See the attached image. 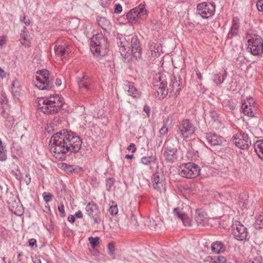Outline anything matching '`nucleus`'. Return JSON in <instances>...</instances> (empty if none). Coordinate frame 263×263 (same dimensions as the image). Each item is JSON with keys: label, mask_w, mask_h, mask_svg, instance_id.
Segmentation results:
<instances>
[{"label": "nucleus", "mask_w": 263, "mask_h": 263, "mask_svg": "<svg viewBox=\"0 0 263 263\" xmlns=\"http://www.w3.org/2000/svg\"><path fill=\"white\" fill-rule=\"evenodd\" d=\"M226 261L227 258L226 257L219 255L212 257L210 262L212 263H225Z\"/></svg>", "instance_id": "nucleus-32"}, {"label": "nucleus", "mask_w": 263, "mask_h": 263, "mask_svg": "<svg viewBox=\"0 0 263 263\" xmlns=\"http://www.w3.org/2000/svg\"><path fill=\"white\" fill-rule=\"evenodd\" d=\"M82 140L76 133L63 129L51 137L50 152L59 160H64L68 153H78L81 148Z\"/></svg>", "instance_id": "nucleus-1"}, {"label": "nucleus", "mask_w": 263, "mask_h": 263, "mask_svg": "<svg viewBox=\"0 0 263 263\" xmlns=\"http://www.w3.org/2000/svg\"><path fill=\"white\" fill-rule=\"evenodd\" d=\"M5 259H6V257H3V260L5 262Z\"/></svg>", "instance_id": "nucleus-64"}, {"label": "nucleus", "mask_w": 263, "mask_h": 263, "mask_svg": "<svg viewBox=\"0 0 263 263\" xmlns=\"http://www.w3.org/2000/svg\"><path fill=\"white\" fill-rule=\"evenodd\" d=\"M55 84L57 86H60L62 84V81L60 79H57L55 80Z\"/></svg>", "instance_id": "nucleus-56"}, {"label": "nucleus", "mask_w": 263, "mask_h": 263, "mask_svg": "<svg viewBox=\"0 0 263 263\" xmlns=\"http://www.w3.org/2000/svg\"><path fill=\"white\" fill-rule=\"evenodd\" d=\"M68 220L71 223H73L75 221V217L73 215H69L68 217Z\"/></svg>", "instance_id": "nucleus-54"}, {"label": "nucleus", "mask_w": 263, "mask_h": 263, "mask_svg": "<svg viewBox=\"0 0 263 263\" xmlns=\"http://www.w3.org/2000/svg\"><path fill=\"white\" fill-rule=\"evenodd\" d=\"M78 84L82 91H88L92 89V81L91 79L84 74L82 78H78Z\"/></svg>", "instance_id": "nucleus-18"}, {"label": "nucleus", "mask_w": 263, "mask_h": 263, "mask_svg": "<svg viewBox=\"0 0 263 263\" xmlns=\"http://www.w3.org/2000/svg\"><path fill=\"white\" fill-rule=\"evenodd\" d=\"M31 179L30 174L29 173H27L26 175V178L25 179V181L27 185L29 184L31 182Z\"/></svg>", "instance_id": "nucleus-49"}, {"label": "nucleus", "mask_w": 263, "mask_h": 263, "mask_svg": "<svg viewBox=\"0 0 263 263\" xmlns=\"http://www.w3.org/2000/svg\"><path fill=\"white\" fill-rule=\"evenodd\" d=\"M26 28L24 27L23 32L21 33V39L20 41L22 45L27 46L30 44V37L29 32L26 31Z\"/></svg>", "instance_id": "nucleus-27"}, {"label": "nucleus", "mask_w": 263, "mask_h": 263, "mask_svg": "<svg viewBox=\"0 0 263 263\" xmlns=\"http://www.w3.org/2000/svg\"><path fill=\"white\" fill-rule=\"evenodd\" d=\"M227 76V72L224 70L223 74L217 73L213 76V81L217 84H222Z\"/></svg>", "instance_id": "nucleus-28"}, {"label": "nucleus", "mask_w": 263, "mask_h": 263, "mask_svg": "<svg viewBox=\"0 0 263 263\" xmlns=\"http://www.w3.org/2000/svg\"><path fill=\"white\" fill-rule=\"evenodd\" d=\"M215 11V6L211 3L203 2L197 6V13L203 18H209L212 16Z\"/></svg>", "instance_id": "nucleus-12"}, {"label": "nucleus", "mask_w": 263, "mask_h": 263, "mask_svg": "<svg viewBox=\"0 0 263 263\" xmlns=\"http://www.w3.org/2000/svg\"><path fill=\"white\" fill-rule=\"evenodd\" d=\"M178 150L172 140H168L164 146V152L163 154L164 159L168 162L173 163L177 160Z\"/></svg>", "instance_id": "nucleus-11"}, {"label": "nucleus", "mask_w": 263, "mask_h": 263, "mask_svg": "<svg viewBox=\"0 0 263 263\" xmlns=\"http://www.w3.org/2000/svg\"><path fill=\"white\" fill-rule=\"evenodd\" d=\"M63 97L54 94L48 97L40 98L38 100V110L45 114L53 115L59 112L64 104Z\"/></svg>", "instance_id": "nucleus-4"}, {"label": "nucleus", "mask_w": 263, "mask_h": 263, "mask_svg": "<svg viewBox=\"0 0 263 263\" xmlns=\"http://www.w3.org/2000/svg\"><path fill=\"white\" fill-rule=\"evenodd\" d=\"M32 261L34 263H41V261L37 257L32 258Z\"/></svg>", "instance_id": "nucleus-60"}, {"label": "nucleus", "mask_w": 263, "mask_h": 263, "mask_svg": "<svg viewBox=\"0 0 263 263\" xmlns=\"http://www.w3.org/2000/svg\"><path fill=\"white\" fill-rule=\"evenodd\" d=\"M122 11V7L119 4H116L115 5L114 13L120 14Z\"/></svg>", "instance_id": "nucleus-43"}, {"label": "nucleus", "mask_w": 263, "mask_h": 263, "mask_svg": "<svg viewBox=\"0 0 263 263\" xmlns=\"http://www.w3.org/2000/svg\"><path fill=\"white\" fill-rule=\"evenodd\" d=\"M222 105L228 109L233 110L235 107V103L232 99H225L222 102Z\"/></svg>", "instance_id": "nucleus-31"}, {"label": "nucleus", "mask_w": 263, "mask_h": 263, "mask_svg": "<svg viewBox=\"0 0 263 263\" xmlns=\"http://www.w3.org/2000/svg\"><path fill=\"white\" fill-rule=\"evenodd\" d=\"M205 139L208 143L211 146L221 145L222 143V138L212 133H205Z\"/></svg>", "instance_id": "nucleus-22"}, {"label": "nucleus", "mask_w": 263, "mask_h": 263, "mask_svg": "<svg viewBox=\"0 0 263 263\" xmlns=\"http://www.w3.org/2000/svg\"><path fill=\"white\" fill-rule=\"evenodd\" d=\"M43 197L44 200L46 202V203L48 204L49 202L51 201L53 197V195L50 193L44 192L43 193Z\"/></svg>", "instance_id": "nucleus-39"}, {"label": "nucleus", "mask_w": 263, "mask_h": 263, "mask_svg": "<svg viewBox=\"0 0 263 263\" xmlns=\"http://www.w3.org/2000/svg\"><path fill=\"white\" fill-rule=\"evenodd\" d=\"M256 7L259 11L263 12V0L258 1L256 3Z\"/></svg>", "instance_id": "nucleus-44"}, {"label": "nucleus", "mask_w": 263, "mask_h": 263, "mask_svg": "<svg viewBox=\"0 0 263 263\" xmlns=\"http://www.w3.org/2000/svg\"><path fill=\"white\" fill-rule=\"evenodd\" d=\"M131 221L135 225L137 223L136 217L135 215L131 216Z\"/></svg>", "instance_id": "nucleus-55"}, {"label": "nucleus", "mask_w": 263, "mask_h": 263, "mask_svg": "<svg viewBox=\"0 0 263 263\" xmlns=\"http://www.w3.org/2000/svg\"><path fill=\"white\" fill-rule=\"evenodd\" d=\"M87 214L93 219V224H99L101 222V212L99 206L93 201L89 202L85 208Z\"/></svg>", "instance_id": "nucleus-14"}, {"label": "nucleus", "mask_w": 263, "mask_h": 263, "mask_svg": "<svg viewBox=\"0 0 263 263\" xmlns=\"http://www.w3.org/2000/svg\"><path fill=\"white\" fill-rule=\"evenodd\" d=\"M96 21L98 25L104 31H108L110 30L111 24L110 21L106 17L98 16Z\"/></svg>", "instance_id": "nucleus-24"}, {"label": "nucleus", "mask_w": 263, "mask_h": 263, "mask_svg": "<svg viewBox=\"0 0 263 263\" xmlns=\"http://www.w3.org/2000/svg\"><path fill=\"white\" fill-rule=\"evenodd\" d=\"M156 161V156L153 155L149 157L144 156L141 159V163L144 165H149L152 163H155Z\"/></svg>", "instance_id": "nucleus-29"}, {"label": "nucleus", "mask_w": 263, "mask_h": 263, "mask_svg": "<svg viewBox=\"0 0 263 263\" xmlns=\"http://www.w3.org/2000/svg\"><path fill=\"white\" fill-rule=\"evenodd\" d=\"M181 80L182 79L178 74L173 73L170 77V81L168 86L166 75L164 73H161L157 82H154V86L158 95L162 98L165 97L169 92L171 93L174 92V95L177 96L179 93L181 89Z\"/></svg>", "instance_id": "nucleus-2"}, {"label": "nucleus", "mask_w": 263, "mask_h": 263, "mask_svg": "<svg viewBox=\"0 0 263 263\" xmlns=\"http://www.w3.org/2000/svg\"><path fill=\"white\" fill-rule=\"evenodd\" d=\"M152 184L154 189L159 192L165 191V177L161 170L158 167L155 173L153 175Z\"/></svg>", "instance_id": "nucleus-13"}, {"label": "nucleus", "mask_w": 263, "mask_h": 263, "mask_svg": "<svg viewBox=\"0 0 263 263\" xmlns=\"http://www.w3.org/2000/svg\"><path fill=\"white\" fill-rule=\"evenodd\" d=\"M107 1L108 0H100V4L103 7H106L107 5Z\"/></svg>", "instance_id": "nucleus-52"}, {"label": "nucleus", "mask_w": 263, "mask_h": 263, "mask_svg": "<svg viewBox=\"0 0 263 263\" xmlns=\"http://www.w3.org/2000/svg\"><path fill=\"white\" fill-rule=\"evenodd\" d=\"M83 215L82 212L80 210L78 211L75 214V216L78 218H83Z\"/></svg>", "instance_id": "nucleus-51"}, {"label": "nucleus", "mask_w": 263, "mask_h": 263, "mask_svg": "<svg viewBox=\"0 0 263 263\" xmlns=\"http://www.w3.org/2000/svg\"><path fill=\"white\" fill-rule=\"evenodd\" d=\"M143 110L147 114V116H149L150 112V108L148 105H144L143 107Z\"/></svg>", "instance_id": "nucleus-50"}, {"label": "nucleus", "mask_w": 263, "mask_h": 263, "mask_svg": "<svg viewBox=\"0 0 263 263\" xmlns=\"http://www.w3.org/2000/svg\"><path fill=\"white\" fill-rule=\"evenodd\" d=\"M21 254L19 253L17 255V261L16 263H20V262L22 260V259L21 258Z\"/></svg>", "instance_id": "nucleus-61"}, {"label": "nucleus", "mask_w": 263, "mask_h": 263, "mask_svg": "<svg viewBox=\"0 0 263 263\" xmlns=\"http://www.w3.org/2000/svg\"><path fill=\"white\" fill-rule=\"evenodd\" d=\"M36 243V240L35 239H31L29 241V245L30 246L33 247Z\"/></svg>", "instance_id": "nucleus-53"}, {"label": "nucleus", "mask_w": 263, "mask_h": 263, "mask_svg": "<svg viewBox=\"0 0 263 263\" xmlns=\"http://www.w3.org/2000/svg\"><path fill=\"white\" fill-rule=\"evenodd\" d=\"M108 253L110 255H112L115 252V246L112 243H109L108 245Z\"/></svg>", "instance_id": "nucleus-45"}, {"label": "nucleus", "mask_w": 263, "mask_h": 263, "mask_svg": "<svg viewBox=\"0 0 263 263\" xmlns=\"http://www.w3.org/2000/svg\"><path fill=\"white\" fill-rule=\"evenodd\" d=\"M180 174L183 177L194 178L198 176L200 172L199 166L192 162L182 164L180 167Z\"/></svg>", "instance_id": "nucleus-10"}, {"label": "nucleus", "mask_w": 263, "mask_h": 263, "mask_svg": "<svg viewBox=\"0 0 263 263\" xmlns=\"http://www.w3.org/2000/svg\"><path fill=\"white\" fill-rule=\"evenodd\" d=\"M255 227L257 229H263V215H259L257 216Z\"/></svg>", "instance_id": "nucleus-34"}, {"label": "nucleus", "mask_w": 263, "mask_h": 263, "mask_svg": "<svg viewBox=\"0 0 263 263\" xmlns=\"http://www.w3.org/2000/svg\"><path fill=\"white\" fill-rule=\"evenodd\" d=\"M118 45L119 52L124 58H127L130 51L136 60L140 59L142 56V48L140 41L137 35H129L118 37Z\"/></svg>", "instance_id": "nucleus-3"}, {"label": "nucleus", "mask_w": 263, "mask_h": 263, "mask_svg": "<svg viewBox=\"0 0 263 263\" xmlns=\"http://www.w3.org/2000/svg\"><path fill=\"white\" fill-rule=\"evenodd\" d=\"M236 224V227L233 228V234L234 238L239 241L248 239V232L247 228L240 222Z\"/></svg>", "instance_id": "nucleus-17"}, {"label": "nucleus", "mask_w": 263, "mask_h": 263, "mask_svg": "<svg viewBox=\"0 0 263 263\" xmlns=\"http://www.w3.org/2000/svg\"><path fill=\"white\" fill-rule=\"evenodd\" d=\"M18 85V82L17 81H13L11 84V91L13 96L14 97H17L20 94V88H17L15 86V85Z\"/></svg>", "instance_id": "nucleus-33"}, {"label": "nucleus", "mask_w": 263, "mask_h": 263, "mask_svg": "<svg viewBox=\"0 0 263 263\" xmlns=\"http://www.w3.org/2000/svg\"><path fill=\"white\" fill-rule=\"evenodd\" d=\"M58 210L60 213V215L61 217H64L66 216L64 205L63 203H61L60 205H58Z\"/></svg>", "instance_id": "nucleus-42"}, {"label": "nucleus", "mask_w": 263, "mask_h": 263, "mask_svg": "<svg viewBox=\"0 0 263 263\" xmlns=\"http://www.w3.org/2000/svg\"><path fill=\"white\" fill-rule=\"evenodd\" d=\"M0 77L3 78L5 77V73L4 70L0 67Z\"/></svg>", "instance_id": "nucleus-59"}, {"label": "nucleus", "mask_w": 263, "mask_h": 263, "mask_svg": "<svg viewBox=\"0 0 263 263\" xmlns=\"http://www.w3.org/2000/svg\"><path fill=\"white\" fill-rule=\"evenodd\" d=\"M233 142L237 147L242 149L248 148L251 144L249 135L242 132L234 136Z\"/></svg>", "instance_id": "nucleus-15"}, {"label": "nucleus", "mask_w": 263, "mask_h": 263, "mask_svg": "<svg viewBox=\"0 0 263 263\" xmlns=\"http://www.w3.org/2000/svg\"><path fill=\"white\" fill-rule=\"evenodd\" d=\"M90 49L93 54L104 56L107 53V40L102 34L98 33L93 35L90 41Z\"/></svg>", "instance_id": "nucleus-5"}, {"label": "nucleus", "mask_w": 263, "mask_h": 263, "mask_svg": "<svg viewBox=\"0 0 263 263\" xmlns=\"http://www.w3.org/2000/svg\"><path fill=\"white\" fill-rule=\"evenodd\" d=\"M254 148L258 156L263 160V140H257L254 144Z\"/></svg>", "instance_id": "nucleus-26"}, {"label": "nucleus", "mask_w": 263, "mask_h": 263, "mask_svg": "<svg viewBox=\"0 0 263 263\" xmlns=\"http://www.w3.org/2000/svg\"><path fill=\"white\" fill-rule=\"evenodd\" d=\"M168 133V128L165 125H164L159 130V137H163L166 135Z\"/></svg>", "instance_id": "nucleus-41"}, {"label": "nucleus", "mask_w": 263, "mask_h": 263, "mask_svg": "<svg viewBox=\"0 0 263 263\" xmlns=\"http://www.w3.org/2000/svg\"><path fill=\"white\" fill-rule=\"evenodd\" d=\"M127 149L128 151H131L132 153H135L136 151V147L134 143H130L127 147Z\"/></svg>", "instance_id": "nucleus-47"}, {"label": "nucleus", "mask_w": 263, "mask_h": 263, "mask_svg": "<svg viewBox=\"0 0 263 263\" xmlns=\"http://www.w3.org/2000/svg\"><path fill=\"white\" fill-rule=\"evenodd\" d=\"M72 166H71V165H68V166H66V168L68 171L71 172L72 171L70 168H72Z\"/></svg>", "instance_id": "nucleus-62"}, {"label": "nucleus", "mask_w": 263, "mask_h": 263, "mask_svg": "<svg viewBox=\"0 0 263 263\" xmlns=\"http://www.w3.org/2000/svg\"><path fill=\"white\" fill-rule=\"evenodd\" d=\"M211 249L213 252L216 254L223 253L226 250V246L220 241H216L211 245Z\"/></svg>", "instance_id": "nucleus-25"}, {"label": "nucleus", "mask_w": 263, "mask_h": 263, "mask_svg": "<svg viewBox=\"0 0 263 263\" xmlns=\"http://www.w3.org/2000/svg\"><path fill=\"white\" fill-rule=\"evenodd\" d=\"M125 158L127 159H133L135 158V156L133 155L127 154L125 155Z\"/></svg>", "instance_id": "nucleus-58"}, {"label": "nucleus", "mask_w": 263, "mask_h": 263, "mask_svg": "<svg viewBox=\"0 0 263 263\" xmlns=\"http://www.w3.org/2000/svg\"><path fill=\"white\" fill-rule=\"evenodd\" d=\"M239 27V20L237 18L233 19L232 21L231 29L230 32L232 36H234L237 34Z\"/></svg>", "instance_id": "nucleus-30"}, {"label": "nucleus", "mask_w": 263, "mask_h": 263, "mask_svg": "<svg viewBox=\"0 0 263 263\" xmlns=\"http://www.w3.org/2000/svg\"><path fill=\"white\" fill-rule=\"evenodd\" d=\"M34 83L35 87L41 90H49L53 87V79L49 77V71L46 69L40 71Z\"/></svg>", "instance_id": "nucleus-6"}, {"label": "nucleus", "mask_w": 263, "mask_h": 263, "mask_svg": "<svg viewBox=\"0 0 263 263\" xmlns=\"http://www.w3.org/2000/svg\"><path fill=\"white\" fill-rule=\"evenodd\" d=\"M147 15V10L145 9V5L140 4L127 13L126 18L129 23L136 24L139 22V20L145 19Z\"/></svg>", "instance_id": "nucleus-8"}, {"label": "nucleus", "mask_w": 263, "mask_h": 263, "mask_svg": "<svg viewBox=\"0 0 263 263\" xmlns=\"http://www.w3.org/2000/svg\"><path fill=\"white\" fill-rule=\"evenodd\" d=\"M173 214L179 219H181L184 226L187 227L191 226V220L189 216L183 211L182 209L177 208L174 209Z\"/></svg>", "instance_id": "nucleus-20"}, {"label": "nucleus", "mask_w": 263, "mask_h": 263, "mask_svg": "<svg viewBox=\"0 0 263 263\" xmlns=\"http://www.w3.org/2000/svg\"><path fill=\"white\" fill-rule=\"evenodd\" d=\"M88 240L92 248H95L99 245L98 237H89Z\"/></svg>", "instance_id": "nucleus-40"}, {"label": "nucleus", "mask_w": 263, "mask_h": 263, "mask_svg": "<svg viewBox=\"0 0 263 263\" xmlns=\"http://www.w3.org/2000/svg\"><path fill=\"white\" fill-rule=\"evenodd\" d=\"M6 43V37L5 36H0V47L3 48L4 45Z\"/></svg>", "instance_id": "nucleus-48"}, {"label": "nucleus", "mask_w": 263, "mask_h": 263, "mask_svg": "<svg viewBox=\"0 0 263 263\" xmlns=\"http://www.w3.org/2000/svg\"><path fill=\"white\" fill-rule=\"evenodd\" d=\"M196 75H197V77L198 78V79H199L200 80H202V74L200 72L199 70L197 69V70H196Z\"/></svg>", "instance_id": "nucleus-57"}, {"label": "nucleus", "mask_w": 263, "mask_h": 263, "mask_svg": "<svg viewBox=\"0 0 263 263\" xmlns=\"http://www.w3.org/2000/svg\"><path fill=\"white\" fill-rule=\"evenodd\" d=\"M56 55L61 58H65L69 53V48L65 44H57L54 48Z\"/></svg>", "instance_id": "nucleus-23"}, {"label": "nucleus", "mask_w": 263, "mask_h": 263, "mask_svg": "<svg viewBox=\"0 0 263 263\" xmlns=\"http://www.w3.org/2000/svg\"><path fill=\"white\" fill-rule=\"evenodd\" d=\"M262 256L258 253H256V256H253V258L250 259V263H262Z\"/></svg>", "instance_id": "nucleus-35"}, {"label": "nucleus", "mask_w": 263, "mask_h": 263, "mask_svg": "<svg viewBox=\"0 0 263 263\" xmlns=\"http://www.w3.org/2000/svg\"><path fill=\"white\" fill-rule=\"evenodd\" d=\"M195 218L197 225L200 227H204L209 224V218L206 217L205 213L203 211L197 210Z\"/></svg>", "instance_id": "nucleus-21"}, {"label": "nucleus", "mask_w": 263, "mask_h": 263, "mask_svg": "<svg viewBox=\"0 0 263 263\" xmlns=\"http://www.w3.org/2000/svg\"><path fill=\"white\" fill-rule=\"evenodd\" d=\"M17 168H18L17 166ZM11 174L14 176L15 178L18 180H21L22 179V174L18 168H17L16 171L12 170L10 172Z\"/></svg>", "instance_id": "nucleus-38"}, {"label": "nucleus", "mask_w": 263, "mask_h": 263, "mask_svg": "<svg viewBox=\"0 0 263 263\" xmlns=\"http://www.w3.org/2000/svg\"><path fill=\"white\" fill-rule=\"evenodd\" d=\"M243 113L249 117H253L257 112V105L253 98H248L242 104Z\"/></svg>", "instance_id": "nucleus-16"}, {"label": "nucleus", "mask_w": 263, "mask_h": 263, "mask_svg": "<svg viewBox=\"0 0 263 263\" xmlns=\"http://www.w3.org/2000/svg\"><path fill=\"white\" fill-rule=\"evenodd\" d=\"M52 126H51V127L48 126V128H47V131H48V132H50L49 129H50V128H52Z\"/></svg>", "instance_id": "nucleus-63"}, {"label": "nucleus", "mask_w": 263, "mask_h": 263, "mask_svg": "<svg viewBox=\"0 0 263 263\" xmlns=\"http://www.w3.org/2000/svg\"><path fill=\"white\" fill-rule=\"evenodd\" d=\"M115 182L114 178H109L106 180V189L108 191H110L111 187L113 186Z\"/></svg>", "instance_id": "nucleus-37"}, {"label": "nucleus", "mask_w": 263, "mask_h": 263, "mask_svg": "<svg viewBox=\"0 0 263 263\" xmlns=\"http://www.w3.org/2000/svg\"><path fill=\"white\" fill-rule=\"evenodd\" d=\"M123 88L129 96H130L135 99H137L140 98L141 92L136 88L133 83L129 82H126L124 84Z\"/></svg>", "instance_id": "nucleus-19"}, {"label": "nucleus", "mask_w": 263, "mask_h": 263, "mask_svg": "<svg viewBox=\"0 0 263 263\" xmlns=\"http://www.w3.org/2000/svg\"><path fill=\"white\" fill-rule=\"evenodd\" d=\"M21 21L23 22L26 26H29L30 24V20L28 16L24 15Z\"/></svg>", "instance_id": "nucleus-46"}, {"label": "nucleus", "mask_w": 263, "mask_h": 263, "mask_svg": "<svg viewBox=\"0 0 263 263\" xmlns=\"http://www.w3.org/2000/svg\"><path fill=\"white\" fill-rule=\"evenodd\" d=\"M177 134L183 140L193 135L195 132V127L189 119H184L177 126Z\"/></svg>", "instance_id": "nucleus-9"}, {"label": "nucleus", "mask_w": 263, "mask_h": 263, "mask_svg": "<svg viewBox=\"0 0 263 263\" xmlns=\"http://www.w3.org/2000/svg\"><path fill=\"white\" fill-rule=\"evenodd\" d=\"M248 49L253 55L260 56L263 53V40L258 35L254 34L249 36Z\"/></svg>", "instance_id": "nucleus-7"}, {"label": "nucleus", "mask_w": 263, "mask_h": 263, "mask_svg": "<svg viewBox=\"0 0 263 263\" xmlns=\"http://www.w3.org/2000/svg\"><path fill=\"white\" fill-rule=\"evenodd\" d=\"M112 204L110 206L108 211L109 213L113 216L116 215L118 213V209L117 205L116 204H115L114 202H112Z\"/></svg>", "instance_id": "nucleus-36"}]
</instances>
